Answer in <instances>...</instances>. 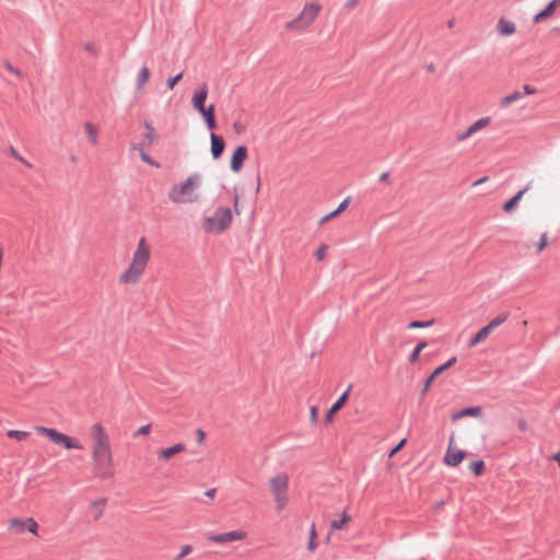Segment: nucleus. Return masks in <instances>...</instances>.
<instances>
[{"mask_svg":"<svg viewBox=\"0 0 560 560\" xmlns=\"http://www.w3.org/2000/svg\"><path fill=\"white\" fill-rule=\"evenodd\" d=\"M90 436L91 462L95 477L101 480L114 478L116 465L110 436L106 428L100 422L93 423L90 427Z\"/></svg>","mask_w":560,"mask_h":560,"instance_id":"f257e3e1","label":"nucleus"},{"mask_svg":"<svg viewBox=\"0 0 560 560\" xmlns=\"http://www.w3.org/2000/svg\"><path fill=\"white\" fill-rule=\"evenodd\" d=\"M203 197V178L199 173H192L173 184L167 191V199L173 205L199 203Z\"/></svg>","mask_w":560,"mask_h":560,"instance_id":"f03ea898","label":"nucleus"},{"mask_svg":"<svg viewBox=\"0 0 560 560\" xmlns=\"http://www.w3.org/2000/svg\"><path fill=\"white\" fill-rule=\"evenodd\" d=\"M150 258L151 246L148 244L145 237H140L132 252L130 261L118 276V283L120 285L138 284L148 269Z\"/></svg>","mask_w":560,"mask_h":560,"instance_id":"7ed1b4c3","label":"nucleus"},{"mask_svg":"<svg viewBox=\"0 0 560 560\" xmlns=\"http://www.w3.org/2000/svg\"><path fill=\"white\" fill-rule=\"evenodd\" d=\"M267 489L272 498L276 513L280 514L287 510L291 502L290 476L285 471L271 475L267 480Z\"/></svg>","mask_w":560,"mask_h":560,"instance_id":"20e7f679","label":"nucleus"},{"mask_svg":"<svg viewBox=\"0 0 560 560\" xmlns=\"http://www.w3.org/2000/svg\"><path fill=\"white\" fill-rule=\"evenodd\" d=\"M233 220L232 209L228 206H219L213 212L203 215L200 228L208 235L219 236L230 230Z\"/></svg>","mask_w":560,"mask_h":560,"instance_id":"39448f33","label":"nucleus"},{"mask_svg":"<svg viewBox=\"0 0 560 560\" xmlns=\"http://www.w3.org/2000/svg\"><path fill=\"white\" fill-rule=\"evenodd\" d=\"M323 5L318 0L306 1L299 14L284 24V30L291 33H300L308 30L318 19Z\"/></svg>","mask_w":560,"mask_h":560,"instance_id":"423d86ee","label":"nucleus"},{"mask_svg":"<svg viewBox=\"0 0 560 560\" xmlns=\"http://www.w3.org/2000/svg\"><path fill=\"white\" fill-rule=\"evenodd\" d=\"M207 97H208V85L206 83H203V84L199 85L196 89V91L194 92L192 97H191V105L203 118L207 127L210 130H213L217 128L214 105L210 104L209 106H206Z\"/></svg>","mask_w":560,"mask_h":560,"instance_id":"0eeeda50","label":"nucleus"},{"mask_svg":"<svg viewBox=\"0 0 560 560\" xmlns=\"http://www.w3.org/2000/svg\"><path fill=\"white\" fill-rule=\"evenodd\" d=\"M36 431L45 436H47L54 443L63 446L66 450H80L82 451L84 447L82 443L71 438L67 434H63L56 429L46 428V427H37Z\"/></svg>","mask_w":560,"mask_h":560,"instance_id":"6e6552de","label":"nucleus"},{"mask_svg":"<svg viewBox=\"0 0 560 560\" xmlns=\"http://www.w3.org/2000/svg\"><path fill=\"white\" fill-rule=\"evenodd\" d=\"M8 529L16 534L28 532L34 536H38L39 525L34 517H11L8 523Z\"/></svg>","mask_w":560,"mask_h":560,"instance_id":"1a4fd4ad","label":"nucleus"},{"mask_svg":"<svg viewBox=\"0 0 560 560\" xmlns=\"http://www.w3.org/2000/svg\"><path fill=\"white\" fill-rule=\"evenodd\" d=\"M246 538L247 533L244 529H234L226 533L210 535L208 540L217 545H224L234 541H243Z\"/></svg>","mask_w":560,"mask_h":560,"instance_id":"9d476101","label":"nucleus"},{"mask_svg":"<svg viewBox=\"0 0 560 560\" xmlns=\"http://www.w3.org/2000/svg\"><path fill=\"white\" fill-rule=\"evenodd\" d=\"M466 452L464 450L457 448L454 445V436L452 435L448 441V446L444 456V463L447 466L455 467L459 465L466 458Z\"/></svg>","mask_w":560,"mask_h":560,"instance_id":"9b49d317","label":"nucleus"},{"mask_svg":"<svg viewBox=\"0 0 560 560\" xmlns=\"http://www.w3.org/2000/svg\"><path fill=\"white\" fill-rule=\"evenodd\" d=\"M248 158V150L245 145H238L232 156L230 162V167L233 173H240L243 168L245 161Z\"/></svg>","mask_w":560,"mask_h":560,"instance_id":"f8f14e48","label":"nucleus"},{"mask_svg":"<svg viewBox=\"0 0 560 560\" xmlns=\"http://www.w3.org/2000/svg\"><path fill=\"white\" fill-rule=\"evenodd\" d=\"M559 7L560 0H551L542 10L534 15L533 22L535 24H539L551 19L556 14V11Z\"/></svg>","mask_w":560,"mask_h":560,"instance_id":"ddd939ff","label":"nucleus"},{"mask_svg":"<svg viewBox=\"0 0 560 560\" xmlns=\"http://www.w3.org/2000/svg\"><path fill=\"white\" fill-rule=\"evenodd\" d=\"M490 122H491L490 117L479 118L474 124H471L463 133L458 135L457 139L459 141H464V140L470 138L471 136H474L476 132L488 127L490 125Z\"/></svg>","mask_w":560,"mask_h":560,"instance_id":"4468645a","label":"nucleus"},{"mask_svg":"<svg viewBox=\"0 0 560 560\" xmlns=\"http://www.w3.org/2000/svg\"><path fill=\"white\" fill-rule=\"evenodd\" d=\"M495 28L501 37H510L516 33V24L506 18H500Z\"/></svg>","mask_w":560,"mask_h":560,"instance_id":"2eb2a0df","label":"nucleus"},{"mask_svg":"<svg viewBox=\"0 0 560 560\" xmlns=\"http://www.w3.org/2000/svg\"><path fill=\"white\" fill-rule=\"evenodd\" d=\"M456 357L451 358L448 361H446L444 364L438 366L433 373L428 377L425 381L424 387H423V394L429 390L431 387L433 381H436V377L440 376L444 371L448 370L456 363Z\"/></svg>","mask_w":560,"mask_h":560,"instance_id":"dca6fc26","label":"nucleus"},{"mask_svg":"<svg viewBox=\"0 0 560 560\" xmlns=\"http://www.w3.org/2000/svg\"><path fill=\"white\" fill-rule=\"evenodd\" d=\"M351 386L337 399V401L326 412L325 419L328 423L332 422L335 415L347 404Z\"/></svg>","mask_w":560,"mask_h":560,"instance_id":"f3484780","label":"nucleus"},{"mask_svg":"<svg viewBox=\"0 0 560 560\" xmlns=\"http://www.w3.org/2000/svg\"><path fill=\"white\" fill-rule=\"evenodd\" d=\"M185 445L182 443H177L173 446L161 448L158 451L156 456L161 462H168L175 455L183 453L185 451Z\"/></svg>","mask_w":560,"mask_h":560,"instance_id":"a211bd4d","label":"nucleus"},{"mask_svg":"<svg viewBox=\"0 0 560 560\" xmlns=\"http://www.w3.org/2000/svg\"><path fill=\"white\" fill-rule=\"evenodd\" d=\"M151 78V70L149 69L148 66L143 65L138 74H137V79H136V88H137V92L141 93L144 91V88L147 85V83L149 82Z\"/></svg>","mask_w":560,"mask_h":560,"instance_id":"6ab92c4d","label":"nucleus"},{"mask_svg":"<svg viewBox=\"0 0 560 560\" xmlns=\"http://www.w3.org/2000/svg\"><path fill=\"white\" fill-rule=\"evenodd\" d=\"M210 142H211V154H212L213 159H219L222 155L224 148H225L224 140L220 136H217L215 133L212 132L210 135Z\"/></svg>","mask_w":560,"mask_h":560,"instance_id":"aec40b11","label":"nucleus"},{"mask_svg":"<svg viewBox=\"0 0 560 560\" xmlns=\"http://www.w3.org/2000/svg\"><path fill=\"white\" fill-rule=\"evenodd\" d=\"M98 126L93 122L84 124V135L91 145L96 147L98 144Z\"/></svg>","mask_w":560,"mask_h":560,"instance_id":"412c9836","label":"nucleus"},{"mask_svg":"<svg viewBox=\"0 0 560 560\" xmlns=\"http://www.w3.org/2000/svg\"><path fill=\"white\" fill-rule=\"evenodd\" d=\"M528 189H529V184L527 186H525L523 189H521L520 191H517L514 197H512L510 200H508L503 205V211L505 213L512 212L515 209V207L518 205V202L522 200L524 195L528 191Z\"/></svg>","mask_w":560,"mask_h":560,"instance_id":"4be33fe9","label":"nucleus"},{"mask_svg":"<svg viewBox=\"0 0 560 560\" xmlns=\"http://www.w3.org/2000/svg\"><path fill=\"white\" fill-rule=\"evenodd\" d=\"M492 331L493 329L487 324L474 336V338H471L468 343L469 348H474L477 345L486 341Z\"/></svg>","mask_w":560,"mask_h":560,"instance_id":"5701e85b","label":"nucleus"},{"mask_svg":"<svg viewBox=\"0 0 560 560\" xmlns=\"http://www.w3.org/2000/svg\"><path fill=\"white\" fill-rule=\"evenodd\" d=\"M481 416H482L481 407H467V408H464L463 410H460L459 412L454 413L452 416V420L456 421L463 417L480 418Z\"/></svg>","mask_w":560,"mask_h":560,"instance_id":"b1692460","label":"nucleus"},{"mask_svg":"<svg viewBox=\"0 0 560 560\" xmlns=\"http://www.w3.org/2000/svg\"><path fill=\"white\" fill-rule=\"evenodd\" d=\"M106 504H107V500L105 498L95 500L91 503V510H92L95 518H98L103 514Z\"/></svg>","mask_w":560,"mask_h":560,"instance_id":"393cba45","label":"nucleus"},{"mask_svg":"<svg viewBox=\"0 0 560 560\" xmlns=\"http://www.w3.org/2000/svg\"><path fill=\"white\" fill-rule=\"evenodd\" d=\"M329 252V246L325 243H322L317 246V248L314 250V257L316 261L323 262L326 260Z\"/></svg>","mask_w":560,"mask_h":560,"instance_id":"a878e982","label":"nucleus"},{"mask_svg":"<svg viewBox=\"0 0 560 560\" xmlns=\"http://www.w3.org/2000/svg\"><path fill=\"white\" fill-rule=\"evenodd\" d=\"M351 517L349 516V514L347 512H343L342 515H341V518L340 520H332L330 522V530L331 532H335V530H340L343 528V526L350 522Z\"/></svg>","mask_w":560,"mask_h":560,"instance_id":"bb28decb","label":"nucleus"},{"mask_svg":"<svg viewBox=\"0 0 560 560\" xmlns=\"http://www.w3.org/2000/svg\"><path fill=\"white\" fill-rule=\"evenodd\" d=\"M145 132H144V141L148 145H151L156 139V131L153 127L152 122L147 121L144 124Z\"/></svg>","mask_w":560,"mask_h":560,"instance_id":"cd10ccee","label":"nucleus"},{"mask_svg":"<svg viewBox=\"0 0 560 560\" xmlns=\"http://www.w3.org/2000/svg\"><path fill=\"white\" fill-rule=\"evenodd\" d=\"M522 96H523V94L521 92L514 91L511 94L505 95L504 97H502L501 101H500V105L502 107H508L512 103L520 101L522 98Z\"/></svg>","mask_w":560,"mask_h":560,"instance_id":"c85d7f7f","label":"nucleus"},{"mask_svg":"<svg viewBox=\"0 0 560 560\" xmlns=\"http://www.w3.org/2000/svg\"><path fill=\"white\" fill-rule=\"evenodd\" d=\"M317 548V532L315 524L311 525L307 549L313 552Z\"/></svg>","mask_w":560,"mask_h":560,"instance_id":"c756f323","label":"nucleus"},{"mask_svg":"<svg viewBox=\"0 0 560 560\" xmlns=\"http://www.w3.org/2000/svg\"><path fill=\"white\" fill-rule=\"evenodd\" d=\"M132 151H137L141 158V160L150 165H153L155 167H159L160 165L158 163H155L149 154H147L142 148H140L139 145L137 144H132L131 148H130Z\"/></svg>","mask_w":560,"mask_h":560,"instance_id":"7c9ffc66","label":"nucleus"},{"mask_svg":"<svg viewBox=\"0 0 560 560\" xmlns=\"http://www.w3.org/2000/svg\"><path fill=\"white\" fill-rule=\"evenodd\" d=\"M547 245H548V235H547V232H544L540 236V240L533 245H528L527 248L535 247L536 253L539 254L547 247Z\"/></svg>","mask_w":560,"mask_h":560,"instance_id":"2f4dec72","label":"nucleus"},{"mask_svg":"<svg viewBox=\"0 0 560 560\" xmlns=\"http://www.w3.org/2000/svg\"><path fill=\"white\" fill-rule=\"evenodd\" d=\"M469 469L475 476H481L485 472L486 466L482 460H475L469 464Z\"/></svg>","mask_w":560,"mask_h":560,"instance_id":"473e14b6","label":"nucleus"},{"mask_svg":"<svg viewBox=\"0 0 560 560\" xmlns=\"http://www.w3.org/2000/svg\"><path fill=\"white\" fill-rule=\"evenodd\" d=\"M194 547L189 544L183 545L178 551V553L174 557V560H183L190 553H192Z\"/></svg>","mask_w":560,"mask_h":560,"instance_id":"72a5a7b5","label":"nucleus"},{"mask_svg":"<svg viewBox=\"0 0 560 560\" xmlns=\"http://www.w3.org/2000/svg\"><path fill=\"white\" fill-rule=\"evenodd\" d=\"M7 435L10 439H15L18 441H24L30 436V432L20 431V430H10V431H8Z\"/></svg>","mask_w":560,"mask_h":560,"instance_id":"f704fd0d","label":"nucleus"},{"mask_svg":"<svg viewBox=\"0 0 560 560\" xmlns=\"http://www.w3.org/2000/svg\"><path fill=\"white\" fill-rule=\"evenodd\" d=\"M2 66L8 72L12 73L16 78H23L22 71L15 66H13L9 60H3Z\"/></svg>","mask_w":560,"mask_h":560,"instance_id":"c9c22d12","label":"nucleus"},{"mask_svg":"<svg viewBox=\"0 0 560 560\" xmlns=\"http://www.w3.org/2000/svg\"><path fill=\"white\" fill-rule=\"evenodd\" d=\"M508 317H509L508 313H502V314L498 315L497 317L492 318L488 323V325L494 330L500 325H502L508 319Z\"/></svg>","mask_w":560,"mask_h":560,"instance_id":"e433bc0d","label":"nucleus"},{"mask_svg":"<svg viewBox=\"0 0 560 560\" xmlns=\"http://www.w3.org/2000/svg\"><path fill=\"white\" fill-rule=\"evenodd\" d=\"M427 347V342L422 341L420 342L411 352L409 357L410 363H416L419 360L421 351Z\"/></svg>","mask_w":560,"mask_h":560,"instance_id":"4c0bfd02","label":"nucleus"},{"mask_svg":"<svg viewBox=\"0 0 560 560\" xmlns=\"http://www.w3.org/2000/svg\"><path fill=\"white\" fill-rule=\"evenodd\" d=\"M433 324V320H429V322H419V320H413L411 322L408 327L410 329H415V328H427V327H430L431 325Z\"/></svg>","mask_w":560,"mask_h":560,"instance_id":"58836bf2","label":"nucleus"},{"mask_svg":"<svg viewBox=\"0 0 560 560\" xmlns=\"http://www.w3.org/2000/svg\"><path fill=\"white\" fill-rule=\"evenodd\" d=\"M183 78V73H178L177 75L173 77V78H170L167 81H166V85L170 90H173L175 88V85L182 80Z\"/></svg>","mask_w":560,"mask_h":560,"instance_id":"ea45409f","label":"nucleus"},{"mask_svg":"<svg viewBox=\"0 0 560 560\" xmlns=\"http://www.w3.org/2000/svg\"><path fill=\"white\" fill-rule=\"evenodd\" d=\"M151 432V424H145L137 429L133 436L148 435Z\"/></svg>","mask_w":560,"mask_h":560,"instance_id":"a19ab883","label":"nucleus"},{"mask_svg":"<svg viewBox=\"0 0 560 560\" xmlns=\"http://www.w3.org/2000/svg\"><path fill=\"white\" fill-rule=\"evenodd\" d=\"M349 203H350V198H346L340 202L338 208L334 211L337 212V215H339L341 212H343L348 208Z\"/></svg>","mask_w":560,"mask_h":560,"instance_id":"79ce46f5","label":"nucleus"},{"mask_svg":"<svg viewBox=\"0 0 560 560\" xmlns=\"http://www.w3.org/2000/svg\"><path fill=\"white\" fill-rule=\"evenodd\" d=\"M407 440L402 439L388 454L389 457H394L406 444Z\"/></svg>","mask_w":560,"mask_h":560,"instance_id":"37998d69","label":"nucleus"},{"mask_svg":"<svg viewBox=\"0 0 560 560\" xmlns=\"http://www.w3.org/2000/svg\"><path fill=\"white\" fill-rule=\"evenodd\" d=\"M336 217H337V212L331 211L330 213H328V214H326V215L320 218L319 224L323 225V224H325L326 222H328L329 220H331V219H334Z\"/></svg>","mask_w":560,"mask_h":560,"instance_id":"c03bdc74","label":"nucleus"},{"mask_svg":"<svg viewBox=\"0 0 560 560\" xmlns=\"http://www.w3.org/2000/svg\"><path fill=\"white\" fill-rule=\"evenodd\" d=\"M196 433H197V443L198 444L203 443V441L206 439L205 432L201 429H198Z\"/></svg>","mask_w":560,"mask_h":560,"instance_id":"a18cd8bd","label":"nucleus"},{"mask_svg":"<svg viewBox=\"0 0 560 560\" xmlns=\"http://www.w3.org/2000/svg\"><path fill=\"white\" fill-rule=\"evenodd\" d=\"M523 89H524V93L526 95H533V94L536 93V89L534 86H532V85H524Z\"/></svg>","mask_w":560,"mask_h":560,"instance_id":"49530a36","label":"nucleus"},{"mask_svg":"<svg viewBox=\"0 0 560 560\" xmlns=\"http://www.w3.org/2000/svg\"><path fill=\"white\" fill-rule=\"evenodd\" d=\"M317 412H318L317 407L314 406L311 408V419L313 422H315L317 419Z\"/></svg>","mask_w":560,"mask_h":560,"instance_id":"de8ad7c7","label":"nucleus"},{"mask_svg":"<svg viewBox=\"0 0 560 560\" xmlns=\"http://www.w3.org/2000/svg\"><path fill=\"white\" fill-rule=\"evenodd\" d=\"M487 179H488V177H482V178L474 182L472 186H478V185L485 183Z\"/></svg>","mask_w":560,"mask_h":560,"instance_id":"09e8293b","label":"nucleus"},{"mask_svg":"<svg viewBox=\"0 0 560 560\" xmlns=\"http://www.w3.org/2000/svg\"><path fill=\"white\" fill-rule=\"evenodd\" d=\"M215 494V489H210L208 491H206V495L209 497V498H213Z\"/></svg>","mask_w":560,"mask_h":560,"instance_id":"8fccbe9b","label":"nucleus"},{"mask_svg":"<svg viewBox=\"0 0 560 560\" xmlns=\"http://www.w3.org/2000/svg\"><path fill=\"white\" fill-rule=\"evenodd\" d=\"M358 2H359L358 0H349L348 7L349 8L355 7L358 4Z\"/></svg>","mask_w":560,"mask_h":560,"instance_id":"3c124183","label":"nucleus"},{"mask_svg":"<svg viewBox=\"0 0 560 560\" xmlns=\"http://www.w3.org/2000/svg\"><path fill=\"white\" fill-rule=\"evenodd\" d=\"M553 459L558 463V465L560 466V452H558L557 454L553 455Z\"/></svg>","mask_w":560,"mask_h":560,"instance_id":"603ef678","label":"nucleus"},{"mask_svg":"<svg viewBox=\"0 0 560 560\" xmlns=\"http://www.w3.org/2000/svg\"><path fill=\"white\" fill-rule=\"evenodd\" d=\"M234 129H235L236 131H238V132H241V131H242V128H241V126H240L238 124H234Z\"/></svg>","mask_w":560,"mask_h":560,"instance_id":"864d4df0","label":"nucleus"},{"mask_svg":"<svg viewBox=\"0 0 560 560\" xmlns=\"http://www.w3.org/2000/svg\"><path fill=\"white\" fill-rule=\"evenodd\" d=\"M518 425H520L521 429H524L525 428V422L524 421H520Z\"/></svg>","mask_w":560,"mask_h":560,"instance_id":"5fc2aeb1","label":"nucleus"},{"mask_svg":"<svg viewBox=\"0 0 560 560\" xmlns=\"http://www.w3.org/2000/svg\"><path fill=\"white\" fill-rule=\"evenodd\" d=\"M386 178H387V174H383L382 179H386Z\"/></svg>","mask_w":560,"mask_h":560,"instance_id":"6e6d98bb","label":"nucleus"},{"mask_svg":"<svg viewBox=\"0 0 560 560\" xmlns=\"http://www.w3.org/2000/svg\"><path fill=\"white\" fill-rule=\"evenodd\" d=\"M329 540H330V535L327 536L326 542H329Z\"/></svg>","mask_w":560,"mask_h":560,"instance_id":"4d7b16f0","label":"nucleus"}]
</instances>
